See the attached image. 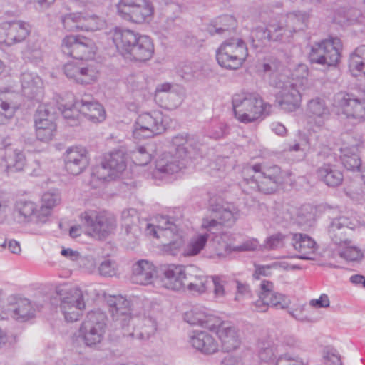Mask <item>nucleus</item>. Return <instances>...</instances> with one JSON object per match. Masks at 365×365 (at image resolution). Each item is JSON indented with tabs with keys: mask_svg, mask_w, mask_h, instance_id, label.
<instances>
[{
	"mask_svg": "<svg viewBox=\"0 0 365 365\" xmlns=\"http://www.w3.org/2000/svg\"><path fill=\"white\" fill-rule=\"evenodd\" d=\"M62 51L76 60L63 66L66 77L79 84H91L97 81L98 70L95 63L83 61L94 55L96 46L92 40L82 36H66L62 40Z\"/></svg>",
	"mask_w": 365,
	"mask_h": 365,
	"instance_id": "f257e3e1",
	"label": "nucleus"
},
{
	"mask_svg": "<svg viewBox=\"0 0 365 365\" xmlns=\"http://www.w3.org/2000/svg\"><path fill=\"white\" fill-rule=\"evenodd\" d=\"M110 34L117 50L125 59L145 62L153 57L154 45L149 36L120 28H115Z\"/></svg>",
	"mask_w": 365,
	"mask_h": 365,
	"instance_id": "f03ea898",
	"label": "nucleus"
},
{
	"mask_svg": "<svg viewBox=\"0 0 365 365\" xmlns=\"http://www.w3.org/2000/svg\"><path fill=\"white\" fill-rule=\"evenodd\" d=\"M61 202L59 190L53 189L44 192L41 205L31 201L20 200L16 202L14 210L15 220L19 223H46L52 210Z\"/></svg>",
	"mask_w": 365,
	"mask_h": 365,
	"instance_id": "7ed1b4c3",
	"label": "nucleus"
},
{
	"mask_svg": "<svg viewBox=\"0 0 365 365\" xmlns=\"http://www.w3.org/2000/svg\"><path fill=\"white\" fill-rule=\"evenodd\" d=\"M245 171L252 173L250 180L245 179L250 188L265 194L274 192L289 178L288 172L282 171L277 165L264 166L257 164L246 168Z\"/></svg>",
	"mask_w": 365,
	"mask_h": 365,
	"instance_id": "20e7f679",
	"label": "nucleus"
},
{
	"mask_svg": "<svg viewBox=\"0 0 365 365\" xmlns=\"http://www.w3.org/2000/svg\"><path fill=\"white\" fill-rule=\"evenodd\" d=\"M235 118L241 123H250L271 113V104L266 103L255 93H241L232 97Z\"/></svg>",
	"mask_w": 365,
	"mask_h": 365,
	"instance_id": "39448f33",
	"label": "nucleus"
},
{
	"mask_svg": "<svg viewBox=\"0 0 365 365\" xmlns=\"http://www.w3.org/2000/svg\"><path fill=\"white\" fill-rule=\"evenodd\" d=\"M270 85L279 90L276 93V102L282 110L293 112L300 107L302 80L290 78L288 76H279L273 78Z\"/></svg>",
	"mask_w": 365,
	"mask_h": 365,
	"instance_id": "423d86ee",
	"label": "nucleus"
},
{
	"mask_svg": "<svg viewBox=\"0 0 365 365\" xmlns=\"http://www.w3.org/2000/svg\"><path fill=\"white\" fill-rule=\"evenodd\" d=\"M126 168V156L122 150H115L104 156L101 164L96 165L91 173L92 186L99 187L120 177Z\"/></svg>",
	"mask_w": 365,
	"mask_h": 365,
	"instance_id": "0eeeda50",
	"label": "nucleus"
},
{
	"mask_svg": "<svg viewBox=\"0 0 365 365\" xmlns=\"http://www.w3.org/2000/svg\"><path fill=\"white\" fill-rule=\"evenodd\" d=\"M56 294L60 301L59 309L67 322L79 319L86 304L82 291L76 287L61 284L56 287Z\"/></svg>",
	"mask_w": 365,
	"mask_h": 365,
	"instance_id": "6e6552de",
	"label": "nucleus"
},
{
	"mask_svg": "<svg viewBox=\"0 0 365 365\" xmlns=\"http://www.w3.org/2000/svg\"><path fill=\"white\" fill-rule=\"evenodd\" d=\"M88 235L98 239H105L116 228L115 217L105 211L88 210L80 215Z\"/></svg>",
	"mask_w": 365,
	"mask_h": 365,
	"instance_id": "1a4fd4ad",
	"label": "nucleus"
},
{
	"mask_svg": "<svg viewBox=\"0 0 365 365\" xmlns=\"http://www.w3.org/2000/svg\"><path fill=\"white\" fill-rule=\"evenodd\" d=\"M248 55L245 42L240 38H231L224 41L216 51L218 64L226 69L240 68Z\"/></svg>",
	"mask_w": 365,
	"mask_h": 365,
	"instance_id": "9d476101",
	"label": "nucleus"
},
{
	"mask_svg": "<svg viewBox=\"0 0 365 365\" xmlns=\"http://www.w3.org/2000/svg\"><path fill=\"white\" fill-rule=\"evenodd\" d=\"M116 9L123 19L139 24L150 22L154 14V6L150 0H120Z\"/></svg>",
	"mask_w": 365,
	"mask_h": 365,
	"instance_id": "9b49d317",
	"label": "nucleus"
},
{
	"mask_svg": "<svg viewBox=\"0 0 365 365\" xmlns=\"http://www.w3.org/2000/svg\"><path fill=\"white\" fill-rule=\"evenodd\" d=\"M165 130L163 115L160 111L145 112L138 115L133 126V137L143 140L161 134Z\"/></svg>",
	"mask_w": 365,
	"mask_h": 365,
	"instance_id": "f8f14e48",
	"label": "nucleus"
},
{
	"mask_svg": "<svg viewBox=\"0 0 365 365\" xmlns=\"http://www.w3.org/2000/svg\"><path fill=\"white\" fill-rule=\"evenodd\" d=\"M106 317L101 312L88 313L79 328V337L87 346L99 344L106 331Z\"/></svg>",
	"mask_w": 365,
	"mask_h": 365,
	"instance_id": "ddd939ff",
	"label": "nucleus"
},
{
	"mask_svg": "<svg viewBox=\"0 0 365 365\" xmlns=\"http://www.w3.org/2000/svg\"><path fill=\"white\" fill-rule=\"evenodd\" d=\"M341 43L338 38H331L316 43L312 48L310 60L321 65L335 66L339 61Z\"/></svg>",
	"mask_w": 365,
	"mask_h": 365,
	"instance_id": "4468645a",
	"label": "nucleus"
},
{
	"mask_svg": "<svg viewBox=\"0 0 365 365\" xmlns=\"http://www.w3.org/2000/svg\"><path fill=\"white\" fill-rule=\"evenodd\" d=\"M330 115V109L324 98L315 97L310 99L306 106L307 130L314 133L322 130Z\"/></svg>",
	"mask_w": 365,
	"mask_h": 365,
	"instance_id": "2eb2a0df",
	"label": "nucleus"
},
{
	"mask_svg": "<svg viewBox=\"0 0 365 365\" xmlns=\"http://www.w3.org/2000/svg\"><path fill=\"white\" fill-rule=\"evenodd\" d=\"M110 312L116 328H121L123 331H128L130 324L135 319L130 313V302L121 295L111 296L108 299Z\"/></svg>",
	"mask_w": 365,
	"mask_h": 365,
	"instance_id": "dca6fc26",
	"label": "nucleus"
},
{
	"mask_svg": "<svg viewBox=\"0 0 365 365\" xmlns=\"http://www.w3.org/2000/svg\"><path fill=\"white\" fill-rule=\"evenodd\" d=\"M183 97L182 89L177 84L163 83L156 86L155 91V100L160 106L168 109L178 107Z\"/></svg>",
	"mask_w": 365,
	"mask_h": 365,
	"instance_id": "f3484780",
	"label": "nucleus"
},
{
	"mask_svg": "<svg viewBox=\"0 0 365 365\" xmlns=\"http://www.w3.org/2000/svg\"><path fill=\"white\" fill-rule=\"evenodd\" d=\"M188 268L180 264H166L161 267V286L171 290H180L185 286Z\"/></svg>",
	"mask_w": 365,
	"mask_h": 365,
	"instance_id": "a211bd4d",
	"label": "nucleus"
},
{
	"mask_svg": "<svg viewBox=\"0 0 365 365\" xmlns=\"http://www.w3.org/2000/svg\"><path fill=\"white\" fill-rule=\"evenodd\" d=\"M65 168L74 175L81 173L88 165V153L82 146L68 148L64 153Z\"/></svg>",
	"mask_w": 365,
	"mask_h": 365,
	"instance_id": "6ab92c4d",
	"label": "nucleus"
},
{
	"mask_svg": "<svg viewBox=\"0 0 365 365\" xmlns=\"http://www.w3.org/2000/svg\"><path fill=\"white\" fill-rule=\"evenodd\" d=\"M189 342L195 350L206 356L215 354L219 351L217 340L206 331H192L189 336Z\"/></svg>",
	"mask_w": 365,
	"mask_h": 365,
	"instance_id": "aec40b11",
	"label": "nucleus"
},
{
	"mask_svg": "<svg viewBox=\"0 0 365 365\" xmlns=\"http://www.w3.org/2000/svg\"><path fill=\"white\" fill-rule=\"evenodd\" d=\"M184 319L191 325L204 327L210 331H215L220 325V319L202 307H195L186 312Z\"/></svg>",
	"mask_w": 365,
	"mask_h": 365,
	"instance_id": "412c9836",
	"label": "nucleus"
},
{
	"mask_svg": "<svg viewBox=\"0 0 365 365\" xmlns=\"http://www.w3.org/2000/svg\"><path fill=\"white\" fill-rule=\"evenodd\" d=\"M5 38L4 43L11 46L21 43L31 33V26L23 21H13L3 24Z\"/></svg>",
	"mask_w": 365,
	"mask_h": 365,
	"instance_id": "4be33fe9",
	"label": "nucleus"
},
{
	"mask_svg": "<svg viewBox=\"0 0 365 365\" xmlns=\"http://www.w3.org/2000/svg\"><path fill=\"white\" fill-rule=\"evenodd\" d=\"M292 245L299 255L297 258L306 260H314L317 249L316 242L306 234L295 233L292 235Z\"/></svg>",
	"mask_w": 365,
	"mask_h": 365,
	"instance_id": "5701e85b",
	"label": "nucleus"
},
{
	"mask_svg": "<svg viewBox=\"0 0 365 365\" xmlns=\"http://www.w3.org/2000/svg\"><path fill=\"white\" fill-rule=\"evenodd\" d=\"M353 223L345 217L341 216L333 220L329 227V235L331 241L336 245H351L346 237V230L353 229Z\"/></svg>",
	"mask_w": 365,
	"mask_h": 365,
	"instance_id": "b1692460",
	"label": "nucleus"
},
{
	"mask_svg": "<svg viewBox=\"0 0 365 365\" xmlns=\"http://www.w3.org/2000/svg\"><path fill=\"white\" fill-rule=\"evenodd\" d=\"M214 331L217 332L225 351H232L240 346V338L235 327L220 320V325L217 326Z\"/></svg>",
	"mask_w": 365,
	"mask_h": 365,
	"instance_id": "393cba45",
	"label": "nucleus"
},
{
	"mask_svg": "<svg viewBox=\"0 0 365 365\" xmlns=\"http://www.w3.org/2000/svg\"><path fill=\"white\" fill-rule=\"evenodd\" d=\"M184 158L173 153L172 151L163 153L155 163L156 172L172 175L185 167Z\"/></svg>",
	"mask_w": 365,
	"mask_h": 365,
	"instance_id": "a878e982",
	"label": "nucleus"
},
{
	"mask_svg": "<svg viewBox=\"0 0 365 365\" xmlns=\"http://www.w3.org/2000/svg\"><path fill=\"white\" fill-rule=\"evenodd\" d=\"M187 289L193 294H202L206 292L211 284L210 277L206 276L195 267H188L187 279L185 282Z\"/></svg>",
	"mask_w": 365,
	"mask_h": 365,
	"instance_id": "bb28decb",
	"label": "nucleus"
},
{
	"mask_svg": "<svg viewBox=\"0 0 365 365\" xmlns=\"http://www.w3.org/2000/svg\"><path fill=\"white\" fill-rule=\"evenodd\" d=\"M155 273V267L153 263L141 259L133 265L131 279L135 284L146 285L152 282Z\"/></svg>",
	"mask_w": 365,
	"mask_h": 365,
	"instance_id": "cd10ccee",
	"label": "nucleus"
},
{
	"mask_svg": "<svg viewBox=\"0 0 365 365\" xmlns=\"http://www.w3.org/2000/svg\"><path fill=\"white\" fill-rule=\"evenodd\" d=\"M155 224L147 222L145 232L148 236L162 240L166 237L167 231L178 232V226L166 216L160 215L155 217Z\"/></svg>",
	"mask_w": 365,
	"mask_h": 365,
	"instance_id": "c85d7f7f",
	"label": "nucleus"
},
{
	"mask_svg": "<svg viewBox=\"0 0 365 365\" xmlns=\"http://www.w3.org/2000/svg\"><path fill=\"white\" fill-rule=\"evenodd\" d=\"M212 212L222 225L227 227L232 226L240 216V209L234 204L229 202L212 206Z\"/></svg>",
	"mask_w": 365,
	"mask_h": 365,
	"instance_id": "c756f323",
	"label": "nucleus"
},
{
	"mask_svg": "<svg viewBox=\"0 0 365 365\" xmlns=\"http://www.w3.org/2000/svg\"><path fill=\"white\" fill-rule=\"evenodd\" d=\"M86 96L84 98L76 100V106L79 107L80 113L93 121H101L105 119L103 107L98 102L91 101Z\"/></svg>",
	"mask_w": 365,
	"mask_h": 365,
	"instance_id": "7c9ffc66",
	"label": "nucleus"
},
{
	"mask_svg": "<svg viewBox=\"0 0 365 365\" xmlns=\"http://www.w3.org/2000/svg\"><path fill=\"white\" fill-rule=\"evenodd\" d=\"M21 83L24 95L31 98H35L43 90V81L35 73H22Z\"/></svg>",
	"mask_w": 365,
	"mask_h": 365,
	"instance_id": "2f4dec72",
	"label": "nucleus"
},
{
	"mask_svg": "<svg viewBox=\"0 0 365 365\" xmlns=\"http://www.w3.org/2000/svg\"><path fill=\"white\" fill-rule=\"evenodd\" d=\"M318 178L329 187H336L341 184L344 175L336 165L325 164L317 171Z\"/></svg>",
	"mask_w": 365,
	"mask_h": 365,
	"instance_id": "473e14b6",
	"label": "nucleus"
},
{
	"mask_svg": "<svg viewBox=\"0 0 365 365\" xmlns=\"http://www.w3.org/2000/svg\"><path fill=\"white\" fill-rule=\"evenodd\" d=\"M123 227H125L128 241H135L140 234L138 225L139 217L135 209H128L122 212Z\"/></svg>",
	"mask_w": 365,
	"mask_h": 365,
	"instance_id": "72a5a7b5",
	"label": "nucleus"
},
{
	"mask_svg": "<svg viewBox=\"0 0 365 365\" xmlns=\"http://www.w3.org/2000/svg\"><path fill=\"white\" fill-rule=\"evenodd\" d=\"M348 68L351 76H365V45L357 47L349 55Z\"/></svg>",
	"mask_w": 365,
	"mask_h": 365,
	"instance_id": "f704fd0d",
	"label": "nucleus"
},
{
	"mask_svg": "<svg viewBox=\"0 0 365 365\" xmlns=\"http://www.w3.org/2000/svg\"><path fill=\"white\" fill-rule=\"evenodd\" d=\"M309 18V14L304 11H292L286 15L284 25L288 29L287 34H293L304 30Z\"/></svg>",
	"mask_w": 365,
	"mask_h": 365,
	"instance_id": "c9c22d12",
	"label": "nucleus"
},
{
	"mask_svg": "<svg viewBox=\"0 0 365 365\" xmlns=\"http://www.w3.org/2000/svg\"><path fill=\"white\" fill-rule=\"evenodd\" d=\"M170 150L180 157L185 158L187 155L191 154L198 149L194 138L179 135L172 139Z\"/></svg>",
	"mask_w": 365,
	"mask_h": 365,
	"instance_id": "e433bc0d",
	"label": "nucleus"
},
{
	"mask_svg": "<svg viewBox=\"0 0 365 365\" xmlns=\"http://www.w3.org/2000/svg\"><path fill=\"white\" fill-rule=\"evenodd\" d=\"M3 160L7 171H21L26 162L23 151L17 148H7Z\"/></svg>",
	"mask_w": 365,
	"mask_h": 365,
	"instance_id": "4c0bfd02",
	"label": "nucleus"
},
{
	"mask_svg": "<svg viewBox=\"0 0 365 365\" xmlns=\"http://www.w3.org/2000/svg\"><path fill=\"white\" fill-rule=\"evenodd\" d=\"M210 234L197 232L192 236L183 248L182 255L185 257H194L199 255L205 247Z\"/></svg>",
	"mask_w": 365,
	"mask_h": 365,
	"instance_id": "58836bf2",
	"label": "nucleus"
},
{
	"mask_svg": "<svg viewBox=\"0 0 365 365\" xmlns=\"http://www.w3.org/2000/svg\"><path fill=\"white\" fill-rule=\"evenodd\" d=\"M236 26V20L232 16L224 15L215 19L207 26L208 33L212 35H225Z\"/></svg>",
	"mask_w": 365,
	"mask_h": 365,
	"instance_id": "ea45409f",
	"label": "nucleus"
},
{
	"mask_svg": "<svg viewBox=\"0 0 365 365\" xmlns=\"http://www.w3.org/2000/svg\"><path fill=\"white\" fill-rule=\"evenodd\" d=\"M41 44L42 41L39 38H31L22 52L24 58L35 64L42 62L44 55Z\"/></svg>",
	"mask_w": 365,
	"mask_h": 365,
	"instance_id": "a19ab883",
	"label": "nucleus"
},
{
	"mask_svg": "<svg viewBox=\"0 0 365 365\" xmlns=\"http://www.w3.org/2000/svg\"><path fill=\"white\" fill-rule=\"evenodd\" d=\"M166 237L161 240L163 251L170 255H177L183 245L181 234L175 231H167Z\"/></svg>",
	"mask_w": 365,
	"mask_h": 365,
	"instance_id": "79ce46f5",
	"label": "nucleus"
},
{
	"mask_svg": "<svg viewBox=\"0 0 365 365\" xmlns=\"http://www.w3.org/2000/svg\"><path fill=\"white\" fill-rule=\"evenodd\" d=\"M156 323L151 318H145L143 320V324L140 327V330L133 329V331H123L122 333L123 336H131L133 338H138L140 339H147L153 335L156 331Z\"/></svg>",
	"mask_w": 365,
	"mask_h": 365,
	"instance_id": "37998d69",
	"label": "nucleus"
},
{
	"mask_svg": "<svg viewBox=\"0 0 365 365\" xmlns=\"http://www.w3.org/2000/svg\"><path fill=\"white\" fill-rule=\"evenodd\" d=\"M342 145L340 148L342 153H356L363 143L362 135L356 132L346 133L341 135Z\"/></svg>",
	"mask_w": 365,
	"mask_h": 365,
	"instance_id": "c03bdc74",
	"label": "nucleus"
},
{
	"mask_svg": "<svg viewBox=\"0 0 365 365\" xmlns=\"http://www.w3.org/2000/svg\"><path fill=\"white\" fill-rule=\"evenodd\" d=\"M63 100L61 101L57 100V109L61 113L63 118L68 120V123L71 125L76 124L77 118L80 113L79 107L76 106V100L73 103H63Z\"/></svg>",
	"mask_w": 365,
	"mask_h": 365,
	"instance_id": "a18cd8bd",
	"label": "nucleus"
},
{
	"mask_svg": "<svg viewBox=\"0 0 365 365\" xmlns=\"http://www.w3.org/2000/svg\"><path fill=\"white\" fill-rule=\"evenodd\" d=\"M83 18L82 13H70L61 17V22L68 31H83Z\"/></svg>",
	"mask_w": 365,
	"mask_h": 365,
	"instance_id": "49530a36",
	"label": "nucleus"
},
{
	"mask_svg": "<svg viewBox=\"0 0 365 365\" xmlns=\"http://www.w3.org/2000/svg\"><path fill=\"white\" fill-rule=\"evenodd\" d=\"M273 287L272 282V287L268 289L267 295L263 297L266 298L267 302L271 303L272 307L282 309L288 308L291 304L290 299L283 294L273 291Z\"/></svg>",
	"mask_w": 365,
	"mask_h": 365,
	"instance_id": "de8ad7c7",
	"label": "nucleus"
},
{
	"mask_svg": "<svg viewBox=\"0 0 365 365\" xmlns=\"http://www.w3.org/2000/svg\"><path fill=\"white\" fill-rule=\"evenodd\" d=\"M250 39L252 46L256 48L265 46L270 41L269 26L268 29L257 27L250 34Z\"/></svg>",
	"mask_w": 365,
	"mask_h": 365,
	"instance_id": "09e8293b",
	"label": "nucleus"
},
{
	"mask_svg": "<svg viewBox=\"0 0 365 365\" xmlns=\"http://www.w3.org/2000/svg\"><path fill=\"white\" fill-rule=\"evenodd\" d=\"M272 287V282L267 280L261 282L259 287L260 291L259 293V299L255 302V307L257 312H266L269 306H271V303L267 302L266 298L263 296H266L269 288Z\"/></svg>",
	"mask_w": 365,
	"mask_h": 365,
	"instance_id": "8fccbe9b",
	"label": "nucleus"
},
{
	"mask_svg": "<svg viewBox=\"0 0 365 365\" xmlns=\"http://www.w3.org/2000/svg\"><path fill=\"white\" fill-rule=\"evenodd\" d=\"M261 68L263 72L270 76L269 82L276 76H286L285 74L279 73L282 68V64L278 60L274 58L264 59V61L261 65Z\"/></svg>",
	"mask_w": 365,
	"mask_h": 365,
	"instance_id": "3c124183",
	"label": "nucleus"
},
{
	"mask_svg": "<svg viewBox=\"0 0 365 365\" xmlns=\"http://www.w3.org/2000/svg\"><path fill=\"white\" fill-rule=\"evenodd\" d=\"M271 41L285 42L292 36L288 35V29L283 23L269 25Z\"/></svg>",
	"mask_w": 365,
	"mask_h": 365,
	"instance_id": "603ef678",
	"label": "nucleus"
},
{
	"mask_svg": "<svg viewBox=\"0 0 365 365\" xmlns=\"http://www.w3.org/2000/svg\"><path fill=\"white\" fill-rule=\"evenodd\" d=\"M106 21L96 15H85L83 18V31H96L105 27Z\"/></svg>",
	"mask_w": 365,
	"mask_h": 365,
	"instance_id": "864d4df0",
	"label": "nucleus"
},
{
	"mask_svg": "<svg viewBox=\"0 0 365 365\" xmlns=\"http://www.w3.org/2000/svg\"><path fill=\"white\" fill-rule=\"evenodd\" d=\"M56 108L50 103H43L38 106L35 115V123L38 120H47V119L53 117V120L56 119Z\"/></svg>",
	"mask_w": 365,
	"mask_h": 365,
	"instance_id": "5fc2aeb1",
	"label": "nucleus"
},
{
	"mask_svg": "<svg viewBox=\"0 0 365 365\" xmlns=\"http://www.w3.org/2000/svg\"><path fill=\"white\" fill-rule=\"evenodd\" d=\"M211 284L213 285L214 297L217 299H223L226 295L225 285L226 281L222 277L213 276L210 277Z\"/></svg>",
	"mask_w": 365,
	"mask_h": 365,
	"instance_id": "6e6d98bb",
	"label": "nucleus"
},
{
	"mask_svg": "<svg viewBox=\"0 0 365 365\" xmlns=\"http://www.w3.org/2000/svg\"><path fill=\"white\" fill-rule=\"evenodd\" d=\"M346 247L339 252L341 257L347 261H358L363 257V253L360 249L356 247L345 245Z\"/></svg>",
	"mask_w": 365,
	"mask_h": 365,
	"instance_id": "4d7b16f0",
	"label": "nucleus"
},
{
	"mask_svg": "<svg viewBox=\"0 0 365 365\" xmlns=\"http://www.w3.org/2000/svg\"><path fill=\"white\" fill-rule=\"evenodd\" d=\"M132 159L137 165L144 166L151 160V155L145 148L139 147L133 152Z\"/></svg>",
	"mask_w": 365,
	"mask_h": 365,
	"instance_id": "13d9d810",
	"label": "nucleus"
},
{
	"mask_svg": "<svg viewBox=\"0 0 365 365\" xmlns=\"http://www.w3.org/2000/svg\"><path fill=\"white\" fill-rule=\"evenodd\" d=\"M259 246V242L257 240H248L244 242L242 245L235 246L229 245L227 246L226 250L231 252H246L255 250Z\"/></svg>",
	"mask_w": 365,
	"mask_h": 365,
	"instance_id": "bf43d9fd",
	"label": "nucleus"
},
{
	"mask_svg": "<svg viewBox=\"0 0 365 365\" xmlns=\"http://www.w3.org/2000/svg\"><path fill=\"white\" fill-rule=\"evenodd\" d=\"M98 271L102 276L113 277L116 274L117 266L114 262L106 259L101 263Z\"/></svg>",
	"mask_w": 365,
	"mask_h": 365,
	"instance_id": "052dcab7",
	"label": "nucleus"
},
{
	"mask_svg": "<svg viewBox=\"0 0 365 365\" xmlns=\"http://www.w3.org/2000/svg\"><path fill=\"white\" fill-rule=\"evenodd\" d=\"M304 361L299 356H292L289 354L280 355L275 365H304Z\"/></svg>",
	"mask_w": 365,
	"mask_h": 365,
	"instance_id": "680f3d73",
	"label": "nucleus"
},
{
	"mask_svg": "<svg viewBox=\"0 0 365 365\" xmlns=\"http://www.w3.org/2000/svg\"><path fill=\"white\" fill-rule=\"evenodd\" d=\"M45 128V127L36 128V138L41 141H49L51 140L56 132V125H51Z\"/></svg>",
	"mask_w": 365,
	"mask_h": 365,
	"instance_id": "e2e57ef3",
	"label": "nucleus"
},
{
	"mask_svg": "<svg viewBox=\"0 0 365 365\" xmlns=\"http://www.w3.org/2000/svg\"><path fill=\"white\" fill-rule=\"evenodd\" d=\"M351 154V155H348L344 153V157L342 158V163L347 170H354L359 168L361 162L359 157L356 155V153Z\"/></svg>",
	"mask_w": 365,
	"mask_h": 365,
	"instance_id": "0e129e2a",
	"label": "nucleus"
},
{
	"mask_svg": "<svg viewBox=\"0 0 365 365\" xmlns=\"http://www.w3.org/2000/svg\"><path fill=\"white\" fill-rule=\"evenodd\" d=\"M11 202L9 198L0 192V221H4L10 212Z\"/></svg>",
	"mask_w": 365,
	"mask_h": 365,
	"instance_id": "69168bd1",
	"label": "nucleus"
},
{
	"mask_svg": "<svg viewBox=\"0 0 365 365\" xmlns=\"http://www.w3.org/2000/svg\"><path fill=\"white\" fill-rule=\"evenodd\" d=\"M309 304L316 309L328 308L330 306V299L327 294H322L318 299H311Z\"/></svg>",
	"mask_w": 365,
	"mask_h": 365,
	"instance_id": "338daca9",
	"label": "nucleus"
},
{
	"mask_svg": "<svg viewBox=\"0 0 365 365\" xmlns=\"http://www.w3.org/2000/svg\"><path fill=\"white\" fill-rule=\"evenodd\" d=\"M305 305H299L294 309H289V314L295 319L300 322H309L310 319L308 316L304 314Z\"/></svg>",
	"mask_w": 365,
	"mask_h": 365,
	"instance_id": "774afa93",
	"label": "nucleus"
}]
</instances>
